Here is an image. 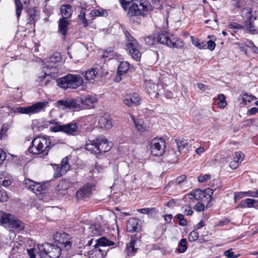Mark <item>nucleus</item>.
Returning a JSON list of instances; mask_svg holds the SVG:
<instances>
[{
  "mask_svg": "<svg viewBox=\"0 0 258 258\" xmlns=\"http://www.w3.org/2000/svg\"><path fill=\"white\" fill-rule=\"evenodd\" d=\"M123 9H128L127 16L130 21L140 24L141 18L147 16V13L152 11L151 4L142 0H119Z\"/></svg>",
  "mask_w": 258,
  "mask_h": 258,
  "instance_id": "f257e3e1",
  "label": "nucleus"
},
{
  "mask_svg": "<svg viewBox=\"0 0 258 258\" xmlns=\"http://www.w3.org/2000/svg\"><path fill=\"white\" fill-rule=\"evenodd\" d=\"M85 148L91 154L99 156L109 151L110 147L107 139L104 137L99 136L94 140L86 141Z\"/></svg>",
  "mask_w": 258,
  "mask_h": 258,
  "instance_id": "f03ea898",
  "label": "nucleus"
},
{
  "mask_svg": "<svg viewBox=\"0 0 258 258\" xmlns=\"http://www.w3.org/2000/svg\"><path fill=\"white\" fill-rule=\"evenodd\" d=\"M31 144L28 151L34 155L44 153L47 155L51 148L49 138L38 137L32 141Z\"/></svg>",
  "mask_w": 258,
  "mask_h": 258,
  "instance_id": "7ed1b4c3",
  "label": "nucleus"
},
{
  "mask_svg": "<svg viewBox=\"0 0 258 258\" xmlns=\"http://www.w3.org/2000/svg\"><path fill=\"white\" fill-rule=\"evenodd\" d=\"M83 82L82 77L78 75L69 74L57 79V85L64 89H76Z\"/></svg>",
  "mask_w": 258,
  "mask_h": 258,
  "instance_id": "20e7f679",
  "label": "nucleus"
},
{
  "mask_svg": "<svg viewBox=\"0 0 258 258\" xmlns=\"http://www.w3.org/2000/svg\"><path fill=\"white\" fill-rule=\"evenodd\" d=\"M38 251L40 258H57L61 254L62 248L57 243H45L38 245Z\"/></svg>",
  "mask_w": 258,
  "mask_h": 258,
  "instance_id": "39448f33",
  "label": "nucleus"
},
{
  "mask_svg": "<svg viewBox=\"0 0 258 258\" xmlns=\"http://www.w3.org/2000/svg\"><path fill=\"white\" fill-rule=\"evenodd\" d=\"M157 42L175 48H182L184 45L181 39L174 35H169L168 32L164 31H161L158 34Z\"/></svg>",
  "mask_w": 258,
  "mask_h": 258,
  "instance_id": "423d86ee",
  "label": "nucleus"
},
{
  "mask_svg": "<svg viewBox=\"0 0 258 258\" xmlns=\"http://www.w3.org/2000/svg\"><path fill=\"white\" fill-rule=\"evenodd\" d=\"M124 34L126 50L134 59L139 61L141 53L139 49V45L138 41L131 35L128 31H124Z\"/></svg>",
  "mask_w": 258,
  "mask_h": 258,
  "instance_id": "0eeeda50",
  "label": "nucleus"
},
{
  "mask_svg": "<svg viewBox=\"0 0 258 258\" xmlns=\"http://www.w3.org/2000/svg\"><path fill=\"white\" fill-rule=\"evenodd\" d=\"M48 104L47 101L39 102L27 107H17L14 109V112L30 115L40 112L43 110Z\"/></svg>",
  "mask_w": 258,
  "mask_h": 258,
  "instance_id": "6e6552de",
  "label": "nucleus"
},
{
  "mask_svg": "<svg viewBox=\"0 0 258 258\" xmlns=\"http://www.w3.org/2000/svg\"><path fill=\"white\" fill-rule=\"evenodd\" d=\"M57 107L61 110L80 109L81 108V100L78 99H67L66 100H59L56 102Z\"/></svg>",
  "mask_w": 258,
  "mask_h": 258,
  "instance_id": "1a4fd4ad",
  "label": "nucleus"
},
{
  "mask_svg": "<svg viewBox=\"0 0 258 258\" xmlns=\"http://www.w3.org/2000/svg\"><path fill=\"white\" fill-rule=\"evenodd\" d=\"M166 142L162 138H154L150 144L152 154L154 156H161L165 152Z\"/></svg>",
  "mask_w": 258,
  "mask_h": 258,
  "instance_id": "9d476101",
  "label": "nucleus"
},
{
  "mask_svg": "<svg viewBox=\"0 0 258 258\" xmlns=\"http://www.w3.org/2000/svg\"><path fill=\"white\" fill-rule=\"evenodd\" d=\"M115 243L110 241L105 237H102L97 240V243L95 245V250L98 253V258H103L106 255V251L105 249L107 246H112Z\"/></svg>",
  "mask_w": 258,
  "mask_h": 258,
  "instance_id": "9b49d317",
  "label": "nucleus"
},
{
  "mask_svg": "<svg viewBox=\"0 0 258 258\" xmlns=\"http://www.w3.org/2000/svg\"><path fill=\"white\" fill-rule=\"evenodd\" d=\"M95 185L92 183H87L81 186L76 192V197L77 199H84L88 198L95 190Z\"/></svg>",
  "mask_w": 258,
  "mask_h": 258,
  "instance_id": "f8f14e48",
  "label": "nucleus"
},
{
  "mask_svg": "<svg viewBox=\"0 0 258 258\" xmlns=\"http://www.w3.org/2000/svg\"><path fill=\"white\" fill-rule=\"evenodd\" d=\"M252 12L250 8H244L242 10V16L243 18L247 19L246 26L249 32H253L256 30L255 26L253 22L256 20V17L253 16Z\"/></svg>",
  "mask_w": 258,
  "mask_h": 258,
  "instance_id": "ddd939ff",
  "label": "nucleus"
},
{
  "mask_svg": "<svg viewBox=\"0 0 258 258\" xmlns=\"http://www.w3.org/2000/svg\"><path fill=\"white\" fill-rule=\"evenodd\" d=\"M5 226H9L17 231L23 230L25 228V223L11 214L8 216V221H6Z\"/></svg>",
  "mask_w": 258,
  "mask_h": 258,
  "instance_id": "4468645a",
  "label": "nucleus"
},
{
  "mask_svg": "<svg viewBox=\"0 0 258 258\" xmlns=\"http://www.w3.org/2000/svg\"><path fill=\"white\" fill-rule=\"evenodd\" d=\"M56 239L55 243H56L60 247L64 248L66 250H68L71 248L72 243L70 241V236L66 233H60L59 235H56Z\"/></svg>",
  "mask_w": 258,
  "mask_h": 258,
  "instance_id": "2eb2a0df",
  "label": "nucleus"
},
{
  "mask_svg": "<svg viewBox=\"0 0 258 258\" xmlns=\"http://www.w3.org/2000/svg\"><path fill=\"white\" fill-rule=\"evenodd\" d=\"M23 183L26 188L36 194L44 190V186L40 182H35L29 178L25 179Z\"/></svg>",
  "mask_w": 258,
  "mask_h": 258,
  "instance_id": "dca6fc26",
  "label": "nucleus"
},
{
  "mask_svg": "<svg viewBox=\"0 0 258 258\" xmlns=\"http://www.w3.org/2000/svg\"><path fill=\"white\" fill-rule=\"evenodd\" d=\"M69 168L70 165L68 164V159L67 157H64L62 159L60 164L58 165V167L56 169L53 177L56 178L65 174Z\"/></svg>",
  "mask_w": 258,
  "mask_h": 258,
  "instance_id": "f3484780",
  "label": "nucleus"
},
{
  "mask_svg": "<svg viewBox=\"0 0 258 258\" xmlns=\"http://www.w3.org/2000/svg\"><path fill=\"white\" fill-rule=\"evenodd\" d=\"M126 229L129 232H138L141 230V222L136 218H130L127 222Z\"/></svg>",
  "mask_w": 258,
  "mask_h": 258,
  "instance_id": "a211bd4d",
  "label": "nucleus"
},
{
  "mask_svg": "<svg viewBox=\"0 0 258 258\" xmlns=\"http://www.w3.org/2000/svg\"><path fill=\"white\" fill-rule=\"evenodd\" d=\"M28 23L35 25L40 19L39 11L35 7L29 8L27 9Z\"/></svg>",
  "mask_w": 258,
  "mask_h": 258,
  "instance_id": "6ab92c4d",
  "label": "nucleus"
},
{
  "mask_svg": "<svg viewBox=\"0 0 258 258\" xmlns=\"http://www.w3.org/2000/svg\"><path fill=\"white\" fill-rule=\"evenodd\" d=\"M145 85L146 87L148 93L155 97H157L159 94L158 93V85L155 83V82L152 80H146L145 81Z\"/></svg>",
  "mask_w": 258,
  "mask_h": 258,
  "instance_id": "aec40b11",
  "label": "nucleus"
},
{
  "mask_svg": "<svg viewBox=\"0 0 258 258\" xmlns=\"http://www.w3.org/2000/svg\"><path fill=\"white\" fill-rule=\"evenodd\" d=\"M98 126L102 129L109 130L113 126L111 118L108 115L101 116L98 121Z\"/></svg>",
  "mask_w": 258,
  "mask_h": 258,
  "instance_id": "412c9836",
  "label": "nucleus"
},
{
  "mask_svg": "<svg viewBox=\"0 0 258 258\" xmlns=\"http://www.w3.org/2000/svg\"><path fill=\"white\" fill-rule=\"evenodd\" d=\"M101 69V68L98 67H93L88 70L85 74V79L88 81H91L95 78L101 77L102 76Z\"/></svg>",
  "mask_w": 258,
  "mask_h": 258,
  "instance_id": "4be33fe9",
  "label": "nucleus"
},
{
  "mask_svg": "<svg viewBox=\"0 0 258 258\" xmlns=\"http://www.w3.org/2000/svg\"><path fill=\"white\" fill-rule=\"evenodd\" d=\"M63 132L68 135H75L78 132L79 126L76 122H71L70 123L63 124Z\"/></svg>",
  "mask_w": 258,
  "mask_h": 258,
  "instance_id": "5701e85b",
  "label": "nucleus"
},
{
  "mask_svg": "<svg viewBox=\"0 0 258 258\" xmlns=\"http://www.w3.org/2000/svg\"><path fill=\"white\" fill-rule=\"evenodd\" d=\"M72 183L67 179L61 180L57 184L56 190L61 195H65L67 190L72 186Z\"/></svg>",
  "mask_w": 258,
  "mask_h": 258,
  "instance_id": "b1692460",
  "label": "nucleus"
},
{
  "mask_svg": "<svg viewBox=\"0 0 258 258\" xmlns=\"http://www.w3.org/2000/svg\"><path fill=\"white\" fill-rule=\"evenodd\" d=\"M138 240V237L135 236L131 239L129 243L126 244L125 251L128 256L134 255L136 253L138 248H136L135 245Z\"/></svg>",
  "mask_w": 258,
  "mask_h": 258,
  "instance_id": "393cba45",
  "label": "nucleus"
},
{
  "mask_svg": "<svg viewBox=\"0 0 258 258\" xmlns=\"http://www.w3.org/2000/svg\"><path fill=\"white\" fill-rule=\"evenodd\" d=\"M42 71L45 74L51 77V78H54L57 76L58 69L56 66L50 64H47L42 68Z\"/></svg>",
  "mask_w": 258,
  "mask_h": 258,
  "instance_id": "a878e982",
  "label": "nucleus"
},
{
  "mask_svg": "<svg viewBox=\"0 0 258 258\" xmlns=\"http://www.w3.org/2000/svg\"><path fill=\"white\" fill-rule=\"evenodd\" d=\"M70 25L69 21L65 18H60L58 21V31L64 38L68 33V29Z\"/></svg>",
  "mask_w": 258,
  "mask_h": 258,
  "instance_id": "bb28decb",
  "label": "nucleus"
},
{
  "mask_svg": "<svg viewBox=\"0 0 258 258\" xmlns=\"http://www.w3.org/2000/svg\"><path fill=\"white\" fill-rule=\"evenodd\" d=\"M80 99L81 100V105H84L89 108L94 107L95 104L97 102L96 97L92 95H87Z\"/></svg>",
  "mask_w": 258,
  "mask_h": 258,
  "instance_id": "cd10ccee",
  "label": "nucleus"
},
{
  "mask_svg": "<svg viewBox=\"0 0 258 258\" xmlns=\"http://www.w3.org/2000/svg\"><path fill=\"white\" fill-rule=\"evenodd\" d=\"M51 80V77L45 74V73L42 71L37 77L36 82L41 86H45L48 84Z\"/></svg>",
  "mask_w": 258,
  "mask_h": 258,
  "instance_id": "c85d7f7f",
  "label": "nucleus"
},
{
  "mask_svg": "<svg viewBox=\"0 0 258 258\" xmlns=\"http://www.w3.org/2000/svg\"><path fill=\"white\" fill-rule=\"evenodd\" d=\"M132 120L134 121L136 129L140 132L143 133L148 131L144 121L142 119L136 118L135 116L131 114Z\"/></svg>",
  "mask_w": 258,
  "mask_h": 258,
  "instance_id": "c756f323",
  "label": "nucleus"
},
{
  "mask_svg": "<svg viewBox=\"0 0 258 258\" xmlns=\"http://www.w3.org/2000/svg\"><path fill=\"white\" fill-rule=\"evenodd\" d=\"M164 154L167 156L169 162L174 163L177 161L178 157L180 153L178 151H176L173 149H171L167 153L165 152Z\"/></svg>",
  "mask_w": 258,
  "mask_h": 258,
  "instance_id": "7c9ffc66",
  "label": "nucleus"
},
{
  "mask_svg": "<svg viewBox=\"0 0 258 258\" xmlns=\"http://www.w3.org/2000/svg\"><path fill=\"white\" fill-rule=\"evenodd\" d=\"M60 12L62 17L61 18H65L67 19L72 16V7L69 4L63 5L61 7Z\"/></svg>",
  "mask_w": 258,
  "mask_h": 258,
  "instance_id": "2f4dec72",
  "label": "nucleus"
},
{
  "mask_svg": "<svg viewBox=\"0 0 258 258\" xmlns=\"http://www.w3.org/2000/svg\"><path fill=\"white\" fill-rule=\"evenodd\" d=\"M89 232L92 236L100 235L103 232L102 228L98 223L91 225L89 228Z\"/></svg>",
  "mask_w": 258,
  "mask_h": 258,
  "instance_id": "473e14b6",
  "label": "nucleus"
},
{
  "mask_svg": "<svg viewBox=\"0 0 258 258\" xmlns=\"http://www.w3.org/2000/svg\"><path fill=\"white\" fill-rule=\"evenodd\" d=\"M45 60L47 64L54 65L61 60L60 53L58 52H55L53 53L52 55L45 59Z\"/></svg>",
  "mask_w": 258,
  "mask_h": 258,
  "instance_id": "72a5a7b5",
  "label": "nucleus"
},
{
  "mask_svg": "<svg viewBox=\"0 0 258 258\" xmlns=\"http://www.w3.org/2000/svg\"><path fill=\"white\" fill-rule=\"evenodd\" d=\"M190 196V199L192 198L196 199L197 201L200 200L205 197V192L204 190L200 189H197L196 190L192 191L191 192L188 194Z\"/></svg>",
  "mask_w": 258,
  "mask_h": 258,
  "instance_id": "f704fd0d",
  "label": "nucleus"
},
{
  "mask_svg": "<svg viewBox=\"0 0 258 258\" xmlns=\"http://www.w3.org/2000/svg\"><path fill=\"white\" fill-rule=\"evenodd\" d=\"M130 67V64L127 61H122L120 63L118 67L117 72L118 74L119 75H122L123 74H125Z\"/></svg>",
  "mask_w": 258,
  "mask_h": 258,
  "instance_id": "c9c22d12",
  "label": "nucleus"
},
{
  "mask_svg": "<svg viewBox=\"0 0 258 258\" xmlns=\"http://www.w3.org/2000/svg\"><path fill=\"white\" fill-rule=\"evenodd\" d=\"M14 2L16 7V16L18 21H19L21 15L22 11L23 10V5L20 0H14Z\"/></svg>",
  "mask_w": 258,
  "mask_h": 258,
  "instance_id": "e433bc0d",
  "label": "nucleus"
},
{
  "mask_svg": "<svg viewBox=\"0 0 258 258\" xmlns=\"http://www.w3.org/2000/svg\"><path fill=\"white\" fill-rule=\"evenodd\" d=\"M187 240L185 238H182L178 242L177 249L179 253H183L187 249Z\"/></svg>",
  "mask_w": 258,
  "mask_h": 258,
  "instance_id": "4c0bfd02",
  "label": "nucleus"
},
{
  "mask_svg": "<svg viewBox=\"0 0 258 258\" xmlns=\"http://www.w3.org/2000/svg\"><path fill=\"white\" fill-rule=\"evenodd\" d=\"M178 151L180 153L181 151L187 145V142L184 139L175 140Z\"/></svg>",
  "mask_w": 258,
  "mask_h": 258,
  "instance_id": "58836bf2",
  "label": "nucleus"
},
{
  "mask_svg": "<svg viewBox=\"0 0 258 258\" xmlns=\"http://www.w3.org/2000/svg\"><path fill=\"white\" fill-rule=\"evenodd\" d=\"M129 95L132 98V103L133 105H140L141 104V99L138 93H133L129 94Z\"/></svg>",
  "mask_w": 258,
  "mask_h": 258,
  "instance_id": "ea45409f",
  "label": "nucleus"
},
{
  "mask_svg": "<svg viewBox=\"0 0 258 258\" xmlns=\"http://www.w3.org/2000/svg\"><path fill=\"white\" fill-rule=\"evenodd\" d=\"M78 17L80 22L83 24L84 27H86L89 25V23L86 18L85 13L84 10H81Z\"/></svg>",
  "mask_w": 258,
  "mask_h": 258,
  "instance_id": "a19ab883",
  "label": "nucleus"
},
{
  "mask_svg": "<svg viewBox=\"0 0 258 258\" xmlns=\"http://www.w3.org/2000/svg\"><path fill=\"white\" fill-rule=\"evenodd\" d=\"M145 41L147 44L151 46L157 42V38L154 35H149L145 38Z\"/></svg>",
  "mask_w": 258,
  "mask_h": 258,
  "instance_id": "79ce46f5",
  "label": "nucleus"
},
{
  "mask_svg": "<svg viewBox=\"0 0 258 258\" xmlns=\"http://www.w3.org/2000/svg\"><path fill=\"white\" fill-rule=\"evenodd\" d=\"M182 210L184 215L186 216H191L194 213L191 207L189 205H185L182 206Z\"/></svg>",
  "mask_w": 258,
  "mask_h": 258,
  "instance_id": "37998d69",
  "label": "nucleus"
},
{
  "mask_svg": "<svg viewBox=\"0 0 258 258\" xmlns=\"http://www.w3.org/2000/svg\"><path fill=\"white\" fill-rule=\"evenodd\" d=\"M137 211L144 214L151 215L152 213L155 212V208H143L139 209L137 210Z\"/></svg>",
  "mask_w": 258,
  "mask_h": 258,
  "instance_id": "c03bdc74",
  "label": "nucleus"
},
{
  "mask_svg": "<svg viewBox=\"0 0 258 258\" xmlns=\"http://www.w3.org/2000/svg\"><path fill=\"white\" fill-rule=\"evenodd\" d=\"M179 220V224L181 226H184L187 224V221L184 218L183 215L182 214H178L175 217Z\"/></svg>",
  "mask_w": 258,
  "mask_h": 258,
  "instance_id": "a18cd8bd",
  "label": "nucleus"
},
{
  "mask_svg": "<svg viewBox=\"0 0 258 258\" xmlns=\"http://www.w3.org/2000/svg\"><path fill=\"white\" fill-rule=\"evenodd\" d=\"M199 233L197 230L192 231L188 235V240L190 242L195 241L199 238Z\"/></svg>",
  "mask_w": 258,
  "mask_h": 258,
  "instance_id": "49530a36",
  "label": "nucleus"
},
{
  "mask_svg": "<svg viewBox=\"0 0 258 258\" xmlns=\"http://www.w3.org/2000/svg\"><path fill=\"white\" fill-rule=\"evenodd\" d=\"M218 98L220 101L219 106L221 108H224L227 105V102L224 95L222 94H220L218 95Z\"/></svg>",
  "mask_w": 258,
  "mask_h": 258,
  "instance_id": "de8ad7c7",
  "label": "nucleus"
},
{
  "mask_svg": "<svg viewBox=\"0 0 258 258\" xmlns=\"http://www.w3.org/2000/svg\"><path fill=\"white\" fill-rule=\"evenodd\" d=\"M8 195L6 191L0 186V202H6L8 201Z\"/></svg>",
  "mask_w": 258,
  "mask_h": 258,
  "instance_id": "09e8293b",
  "label": "nucleus"
},
{
  "mask_svg": "<svg viewBox=\"0 0 258 258\" xmlns=\"http://www.w3.org/2000/svg\"><path fill=\"white\" fill-rule=\"evenodd\" d=\"M9 214H6L0 211V224L5 225L6 221H8V217Z\"/></svg>",
  "mask_w": 258,
  "mask_h": 258,
  "instance_id": "8fccbe9b",
  "label": "nucleus"
},
{
  "mask_svg": "<svg viewBox=\"0 0 258 258\" xmlns=\"http://www.w3.org/2000/svg\"><path fill=\"white\" fill-rule=\"evenodd\" d=\"M186 176L185 175H182L176 178L175 182L178 185H183L186 182Z\"/></svg>",
  "mask_w": 258,
  "mask_h": 258,
  "instance_id": "3c124183",
  "label": "nucleus"
},
{
  "mask_svg": "<svg viewBox=\"0 0 258 258\" xmlns=\"http://www.w3.org/2000/svg\"><path fill=\"white\" fill-rule=\"evenodd\" d=\"M256 98L251 95H248L247 93H244L242 97V100L245 103L250 102L251 101L255 99Z\"/></svg>",
  "mask_w": 258,
  "mask_h": 258,
  "instance_id": "603ef678",
  "label": "nucleus"
},
{
  "mask_svg": "<svg viewBox=\"0 0 258 258\" xmlns=\"http://www.w3.org/2000/svg\"><path fill=\"white\" fill-rule=\"evenodd\" d=\"M132 98H131V96L129 95V94H127L125 95L123 98H122V101L124 104H125L126 106L128 107H131L133 106L132 103Z\"/></svg>",
  "mask_w": 258,
  "mask_h": 258,
  "instance_id": "864d4df0",
  "label": "nucleus"
},
{
  "mask_svg": "<svg viewBox=\"0 0 258 258\" xmlns=\"http://www.w3.org/2000/svg\"><path fill=\"white\" fill-rule=\"evenodd\" d=\"M234 159L237 163L241 162L243 159V154L241 152H235Z\"/></svg>",
  "mask_w": 258,
  "mask_h": 258,
  "instance_id": "5fc2aeb1",
  "label": "nucleus"
},
{
  "mask_svg": "<svg viewBox=\"0 0 258 258\" xmlns=\"http://www.w3.org/2000/svg\"><path fill=\"white\" fill-rule=\"evenodd\" d=\"M224 255L228 258H237L238 256V255L234 254L232 249L226 250L224 253Z\"/></svg>",
  "mask_w": 258,
  "mask_h": 258,
  "instance_id": "6e6d98bb",
  "label": "nucleus"
},
{
  "mask_svg": "<svg viewBox=\"0 0 258 258\" xmlns=\"http://www.w3.org/2000/svg\"><path fill=\"white\" fill-rule=\"evenodd\" d=\"M211 175L210 174L200 175L198 176V179L199 182L203 183L208 179H211Z\"/></svg>",
  "mask_w": 258,
  "mask_h": 258,
  "instance_id": "4d7b16f0",
  "label": "nucleus"
},
{
  "mask_svg": "<svg viewBox=\"0 0 258 258\" xmlns=\"http://www.w3.org/2000/svg\"><path fill=\"white\" fill-rule=\"evenodd\" d=\"M194 209L197 212H202L205 209V205L201 202H198L195 205Z\"/></svg>",
  "mask_w": 258,
  "mask_h": 258,
  "instance_id": "13d9d810",
  "label": "nucleus"
},
{
  "mask_svg": "<svg viewBox=\"0 0 258 258\" xmlns=\"http://www.w3.org/2000/svg\"><path fill=\"white\" fill-rule=\"evenodd\" d=\"M166 1V0H152V3L154 5L156 8L159 9H161L162 7V4Z\"/></svg>",
  "mask_w": 258,
  "mask_h": 258,
  "instance_id": "bf43d9fd",
  "label": "nucleus"
},
{
  "mask_svg": "<svg viewBox=\"0 0 258 258\" xmlns=\"http://www.w3.org/2000/svg\"><path fill=\"white\" fill-rule=\"evenodd\" d=\"M9 128V125L8 123H5L3 125L1 132H0V138H2L4 135L8 131Z\"/></svg>",
  "mask_w": 258,
  "mask_h": 258,
  "instance_id": "052dcab7",
  "label": "nucleus"
},
{
  "mask_svg": "<svg viewBox=\"0 0 258 258\" xmlns=\"http://www.w3.org/2000/svg\"><path fill=\"white\" fill-rule=\"evenodd\" d=\"M193 44L200 49L205 48L206 44L204 42H200L199 41H193Z\"/></svg>",
  "mask_w": 258,
  "mask_h": 258,
  "instance_id": "680f3d73",
  "label": "nucleus"
},
{
  "mask_svg": "<svg viewBox=\"0 0 258 258\" xmlns=\"http://www.w3.org/2000/svg\"><path fill=\"white\" fill-rule=\"evenodd\" d=\"M246 207L248 208H251L253 206L254 204L256 202V201L253 199L247 198L245 200Z\"/></svg>",
  "mask_w": 258,
  "mask_h": 258,
  "instance_id": "e2e57ef3",
  "label": "nucleus"
},
{
  "mask_svg": "<svg viewBox=\"0 0 258 258\" xmlns=\"http://www.w3.org/2000/svg\"><path fill=\"white\" fill-rule=\"evenodd\" d=\"M245 196V192H236L234 194V200L236 201V200L241 199Z\"/></svg>",
  "mask_w": 258,
  "mask_h": 258,
  "instance_id": "0e129e2a",
  "label": "nucleus"
},
{
  "mask_svg": "<svg viewBox=\"0 0 258 258\" xmlns=\"http://www.w3.org/2000/svg\"><path fill=\"white\" fill-rule=\"evenodd\" d=\"M207 48L210 50H213L216 46V44L213 40H209L206 43Z\"/></svg>",
  "mask_w": 258,
  "mask_h": 258,
  "instance_id": "69168bd1",
  "label": "nucleus"
},
{
  "mask_svg": "<svg viewBox=\"0 0 258 258\" xmlns=\"http://www.w3.org/2000/svg\"><path fill=\"white\" fill-rule=\"evenodd\" d=\"M52 131L54 132H63V124L55 125V126L53 127V128H52Z\"/></svg>",
  "mask_w": 258,
  "mask_h": 258,
  "instance_id": "338daca9",
  "label": "nucleus"
},
{
  "mask_svg": "<svg viewBox=\"0 0 258 258\" xmlns=\"http://www.w3.org/2000/svg\"><path fill=\"white\" fill-rule=\"evenodd\" d=\"M89 258H98V253L96 250L94 249L90 251Z\"/></svg>",
  "mask_w": 258,
  "mask_h": 258,
  "instance_id": "774afa93",
  "label": "nucleus"
}]
</instances>
